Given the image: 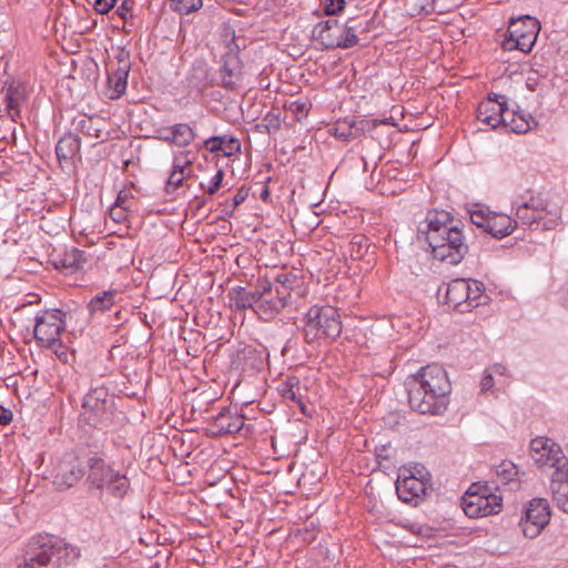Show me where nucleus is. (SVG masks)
<instances>
[{
  "instance_id": "obj_52",
  "label": "nucleus",
  "mask_w": 568,
  "mask_h": 568,
  "mask_svg": "<svg viewBox=\"0 0 568 568\" xmlns=\"http://www.w3.org/2000/svg\"><path fill=\"white\" fill-rule=\"evenodd\" d=\"M191 161L189 160H184L182 161L181 156L180 155H176L173 160V170L172 171H179V172H184V169L187 164H190Z\"/></svg>"
},
{
  "instance_id": "obj_23",
  "label": "nucleus",
  "mask_w": 568,
  "mask_h": 568,
  "mask_svg": "<svg viewBox=\"0 0 568 568\" xmlns=\"http://www.w3.org/2000/svg\"><path fill=\"white\" fill-rule=\"evenodd\" d=\"M467 290H469V284L466 283V278L453 280L446 287L445 304L460 313L468 312Z\"/></svg>"
},
{
  "instance_id": "obj_56",
  "label": "nucleus",
  "mask_w": 568,
  "mask_h": 568,
  "mask_svg": "<svg viewBox=\"0 0 568 568\" xmlns=\"http://www.w3.org/2000/svg\"><path fill=\"white\" fill-rule=\"evenodd\" d=\"M170 133H171V126L163 128V129L161 130V136H160V139H161L162 141H164V142H166V143H169V144H170V140H168L169 138H171V136H172V134H170Z\"/></svg>"
},
{
  "instance_id": "obj_12",
  "label": "nucleus",
  "mask_w": 568,
  "mask_h": 568,
  "mask_svg": "<svg viewBox=\"0 0 568 568\" xmlns=\"http://www.w3.org/2000/svg\"><path fill=\"white\" fill-rule=\"evenodd\" d=\"M539 31V21L530 16L513 19L507 29L509 37L504 41V48L517 49L525 53L530 52Z\"/></svg>"
},
{
  "instance_id": "obj_6",
  "label": "nucleus",
  "mask_w": 568,
  "mask_h": 568,
  "mask_svg": "<svg viewBox=\"0 0 568 568\" xmlns=\"http://www.w3.org/2000/svg\"><path fill=\"white\" fill-rule=\"evenodd\" d=\"M368 20L348 18L345 23L337 19H328L316 23L312 30V39L325 50L349 49L358 44V34L368 30Z\"/></svg>"
},
{
  "instance_id": "obj_38",
  "label": "nucleus",
  "mask_w": 568,
  "mask_h": 568,
  "mask_svg": "<svg viewBox=\"0 0 568 568\" xmlns=\"http://www.w3.org/2000/svg\"><path fill=\"white\" fill-rule=\"evenodd\" d=\"M262 126H264L265 131L270 134L275 132L281 126L280 112L270 111L265 114L262 120Z\"/></svg>"
},
{
  "instance_id": "obj_30",
  "label": "nucleus",
  "mask_w": 568,
  "mask_h": 568,
  "mask_svg": "<svg viewBox=\"0 0 568 568\" xmlns=\"http://www.w3.org/2000/svg\"><path fill=\"white\" fill-rule=\"evenodd\" d=\"M172 136L169 138L170 144L179 148L189 146L196 138V133L187 123H176L171 125Z\"/></svg>"
},
{
  "instance_id": "obj_46",
  "label": "nucleus",
  "mask_w": 568,
  "mask_h": 568,
  "mask_svg": "<svg viewBox=\"0 0 568 568\" xmlns=\"http://www.w3.org/2000/svg\"><path fill=\"white\" fill-rule=\"evenodd\" d=\"M491 214H484L481 211L470 212L471 223L478 227H481L486 232V224Z\"/></svg>"
},
{
  "instance_id": "obj_22",
  "label": "nucleus",
  "mask_w": 568,
  "mask_h": 568,
  "mask_svg": "<svg viewBox=\"0 0 568 568\" xmlns=\"http://www.w3.org/2000/svg\"><path fill=\"white\" fill-rule=\"evenodd\" d=\"M277 389L282 398L285 400L294 402L304 416L312 415V412L308 409L304 399L303 392H306V389L302 386L297 376H288L278 385Z\"/></svg>"
},
{
  "instance_id": "obj_40",
  "label": "nucleus",
  "mask_w": 568,
  "mask_h": 568,
  "mask_svg": "<svg viewBox=\"0 0 568 568\" xmlns=\"http://www.w3.org/2000/svg\"><path fill=\"white\" fill-rule=\"evenodd\" d=\"M224 179V172L219 169L217 172L212 176L207 186L204 183H200L201 189L205 190L209 195H214L222 185Z\"/></svg>"
},
{
  "instance_id": "obj_43",
  "label": "nucleus",
  "mask_w": 568,
  "mask_h": 568,
  "mask_svg": "<svg viewBox=\"0 0 568 568\" xmlns=\"http://www.w3.org/2000/svg\"><path fill=\"white\" fill-rule=\"evenodd\" d=\"M248 194L250 189L244 185L241 186L233 196L231 210L226 214L232 215L234 210L247 199Z\"/></svg>"
},
{
  "instance_id": "obj_60",
  "label": "nucleus",
  "mask_w": 568,
  "mask_h": 568,
  "mask_svg": "<svg viewBox=\"0 0 568 568\" xmlns=\"http://www.w3.org/2000/svg\"><path fill=\"white\" fill-rule=\"evenodd\" d=\"M388 123V119H384V120H381L379 122L374 120L373 121V126H377L378 124H387Z\"/></svg>"
},
{
  "instance_id": "obj_5",
  "label": "nucleus",
  "mask_w": 568,
  "mask_h": 568,
  "mask_svg": "<svg viewBox=\"0 0 568 568\" xmlns=\"http://www.w3.org/2000/svg\"><path fill=\"white\" fill-rule=\"evenodd\" d=\"M85 483L89 490L97 491L99 499L104 495L124 499L132 491L131 480L126 474L115 469L102 456L93 455L87 459Z\"/></svg>"
},
{
  "instance_id": "obj_55",
  "label": "nucleus",
  "mask_w": 568,
  "mask_h": 568,
  "mask_svg": "<svg viewBox=\"0 0 568 568\" xmlns=\"http://www.w3.org/2000/svg\"><path fill=\"white\" fill-rule=\"evenodd\" d=\"M488 369L493 373V375L497 374V375H501V376L505 375L506 371H507L506 367L501 364H495L494 366L489 367Z\"/></svg>"
},
{
  "instance_id": "obj_28",
  "label": "nucleus",
  "mask_w": 568,
  "mask_h": 568,
  "mask_svg": "<svg viewBox=\"0 0 568 568\" xmlns=\"http://www.w3.org/2000/svg\"><path fill=\"white\" fill-rule=\"evenodd\" d=\"M257 288L255 291H247L243 286H236L230 290L227 296L230 298V306L239 310L245 311L251 308L255 312V306L257 302Z\"/></svg>"
},
{
  "instance_id": "obj_2",
  "label": "nucleus",
  "mask_w": 568,
  "mask_h": 568,
  "mask_svg": "<svg viewBox=\"0 0 568 568\" xmlns=\"http://www.w3.org/2000/svg\"><path fill=\"white\" fill-rule=\"evenodd\" d=\"M406 389L410 408L419 414L440 416L448 408L452 385L440 365L422 367L408 377Z\"/></svg>"
},
{
  "instance_id": "obj_24",
  "label": "nucleus",
  "mask_w": 568,
  "mask_h": 568,
  "mask_svg": "<svg viewBox=\"0 0 568 568\" xmlns=\"http://www.w3.org/2000/svg\"><path fill=\"white\" fill-rule=\"evenodd\" d=\"M549 488L557 507L568 514V466L552 471Z\"/></svg>"
},
{
  "instance_id": "obj_50",
  "label": "nucleus",
  "mask_w": 568,
  "mask_h": 568,
  "mask_svg": "<svg viewBox=\"0 0 568 568\" xmlns=\"http://www.w3.org/2000/svg\"><path fill=\"white\" fill-rule=\"evenodd\" d=\"M13 414L9 408L0 405V425L6 426L12 422Z\"/></svg>"
},
{
  "instance_id": "obj_39",
  "label": "nucleus",
  "mask_w": 568,
  "mask_h": 568,
  "mask_svg": "<svg viewBox=\"0 0 568 568\" xmlns=\"http://www.w3.org/2000/svg\"><path fill=\"white\" fill-rule=\"evenodd\" d=\"M219 138L223 140L222 154L224 156H232L234 153L240 151L241 143L236 138L227 135H219Z\"/></svg>"
},
{
  "instance_id": "obj_53",
  "label": "nucleus",
  "mask_w": 568,
  "mask_h": 568,
  "mask_svg": "<svg viewBox=\"0 0 568 568\" xmlns=\"http://www.w3.org/2000/svg\"><path fill=\"white\" fill-rule=\"evenodd\" d=\"M6 100H7V108L9 109V111L10 112L16 111L17 115L19 116L20 111L18 109V101L9 94H7Z\"/></svg>"
},
{
  "instance_id": "obj_44",
  "label": "nucleus",
  "mask_w": 568,
  "mask_h": 568,
  "mask_svg": "<svg viewBox=\"0 0 568 568\" xmlns=\"http://www.w3.org/2000/svg\"><path fill=\"white\" fill-rule=\"evenodd\" d=\"M345 4V0H325V13L328 16H336L344 10Z\"/></svg>"
},
{
  "instance_id": "obj_49",
  "label": "nucleus",
  "mask_w": 568,
  "mask_h": 568,
  "mask_svg": "<svg viewBox=\"0 0 568 568\" xmlns=\"http://www.w3.org/2000/svg\"><path fill=\"white\" fill-rule=\"evenodd\" d=\"M494 387V376L489 369H486L480 379V392L486 393Z\"/></svg>"
},
{
  "instance_id": "obj_21",
  "label": "nucleus",
  "mask_w": 568,
  "mask_h": 568,
  "mask_svg": "<svg viewBox=\"0 0 568 568\" xmlns=\"http://www.w3.org/2000/svg\"><path fill=\"white\" fill-rule=\"evenodd\" d=\"M87 262V252L78 247L65 248L52 258L53 266L65 274H73L82 270Z\"/></svg>"
},
{
  "instance_id": "obj_54",
  "label": "nucleus",
  "mask_w": 568,
  "mask_h": 568,
  "mask_svg": "<svg viewBox=\"0 0 568 568\" xmlns=\"http://www.w3.org/2000/svg\"><path fill=\"white\" fill-rule=\"evenodd\" d=\"M124 211L125 210L115 206L111 209L110 215L114 221L121 222L125 217Z\"/></svg>"
},
{
  "instance_id": "obj_11",
  "label": "nucleus",
  "mask_w": 568,
  "mask_h": 568,
  "mask_svg": "<svg viewBox=\"0 0 568 568\" xmlns=\"http://www.w3.org/2000/svg\"><path fill=\"white\" fill-rule=\"evenodd\" d=\"M65 313L61 310H47L36 316L33 335L41 347H62L60 335L65 327Z\"/></svg>"
},
{
  "instance_id": "obj_26",
  "label": "nucleus",
  "mask_w": 568,
  "mask_h": 568,
  "mask_svg": "<svg viewBox=\"0 0 568 568\" xmlns=\"http://www.w3.org/2000/svg\"><path fill=\"white\" fill-rule=\"evenodd\" d=\"M503 125L515 133H526L536 125V121L530 113L524 110L508 108Z\"/></svg>"
},
{
  "instance_id": "obj_37",
  "label": "nucleus",
  "mask_w": 568,
  "mask_h": 568,
  "mask_svg": "<svg viewBox=\"0 0 568 568\" xmlns=\"http://www.w3.org/2000/svg\"><path fill=\"white\" fill-rule=\"evenodd\" d=\"M355 128L354 123H347V122H339L336 124V126L333 129V134L343 141H348L351 139L355 138V133L353 132V129Z\"/></svg>"
},
{
  "instance_id": "obj_20",
  "label": "nucleus",
  "mask_w": 568,
  "mask_h": 568,
  "mask_svg": "<svg viewBox=\"0 0 568 568\" xmlns=\"http://www.w3.org/2000/svg\"><path fill=\"white\" fill-rule=\"evenodd\" d=\"M433 484H426L413 476L398 475L396 480V493L398 498L413 506L422 504L432 493Z\"/></svg>"
},
{
  "instance_id": "obj_57",
  "label": "nucleus",
  "mask_w": 568,
  "mask_h": 568,
  "mask_svg": "<svg viewBox=\"0 0 568 568\" xmlns=\"http://www.w3.org/2000/svg\"><path fill=\"white\" fill-rule=\"evenodd\" d=\"M258 197L263 201V202H267L270 200V190H268V186L267 185H264L260 192V195Z\"/></svg>"
},
{
  "instance_id": "obj_51",
  "label": "nucleus",
  "mask_w": 568,
  "mask_h": 568,
  "mask_svg": "<svg viewBox=\"0 0 568 568\" xmlns=\"http://www.w3.org/2000/svg\"><path fill=\"white\" fill-rule=\"evenodd\" d=\"M128 201H129V192L121 191L118 194V197H116V201H115V206H118L120 209H123V210H129V206L126 205Z\"/></svg>"
},
{
  "instance_id": "obj_25",
  "label": "nucleus",
  "mask_w": 568,
  "mask_h": 568,
  "mask_svg": "<svg viewBox=\"0 0 568 568\" xmlns=\"http://www.w3.org/2000/svg\"><path fill=\"white\" fill-rule=\"evenodd\" d=\"M81 139L72 131L65 132L57 142L55 154L61 163L62 161H72L80 155Z\"/></svg>"
},
{
  "instance_id": "obj_61",
  "label": "nucleus",
  "mask_w": 568,
  "mask_h": 568,
  "mask_svg": "<svg viewBox=\"0 0 568 568\" xmlns=\"http://www.w3.org/2000/svg\"><path fill=\"white\" fill-rule=\"evenodd\" d=\"M203 204H204V200H201V201H200V203H199V205H197V207H199V209H200V207H202V206H203Z\"/></svg>"
},
{
  "instance_id": "obj_19",
  "label": "nucleus",
  "mask_w": 568,
  "mask_h": 568,
  "mask_svg": "<svg viewBox=\"0 0 568 568\" xmlns=\"http://www.w3.org/2000/svg\"><path fill=\"white\" fill-rule=\"evenodd\" d=\"M507 102L506 95L489 93L487 100L481 101L477 108V119L493 129L503 125L508 111Z\"/></svg>"
},
{
  "instance_id": "obj_15",
  "label": "nucleus",
  "mask_w": 568,
  "mask_h": 568,
  "mask_svg": "<svg viewBox=\"0 0 568 568\" xmlns=\"http://www.w3.org/2000/svg\"><path fill=\"white\" fill-rule=\"evenodd\" d=\"M530 457L539 467H549L559 470L568 466V458L559 445L549 438L538 437L530 442Z\"/></svg>"
},
{
  "instance_id": "obj_59",
  "label": "nucleus",
  "mask_w": 568,
  "mask_h": 568,
  "mask_svg": "<svg viewBox=\"0 0 568 568\" xmlns=\"http://www.w3.org/2000/svg\"><path fill=\"white\" fill-rule=\"evenodd\" d=\"M254 353H255V349L250 348V347L248 348H244L242 351V354H243L244 357H248V356L253 355Z\"/></svg>"
},
{
  "instance_id": "obj_14",
  "label": "nucleus",
  "mask_w": 568,
  "mask_h": 568,
  "mask_svg": "<svg viewBox=\"0 0 568 568\" xmlns=\"http://www.w3.org/2000/svg\"><path fill=\"white\" fill-rule=\"evenodd\" d=\"M130 57V51L119 47L115 53L116 61H109L106 63L110 99H119L126 90L128 77L131 70Z\"/></svg>"
},
{
  "instance_id": "obj_9",
  "label": "nucleus",
  "mask_w": 568,
  "mask_h": 568,
  "mask_svg": "<svg viewBox=\"0 0 568 568\" xmlns=\"http://www.w3.org/2000/svg\"><path fill=\"white\" fill-rule=\"evenodd\" d=\"M81 418L94 428H105L112 423L113 399L108 389L98 387L85 394Z\"/></svg>"
},
{
  "instance_id": "obj_17",
  "label": "nucleus",
  "mask_w": 568,
  "mask_h": 568,
  "mask_svg": "<svg viewBox=\"0 0 568 568\" xmlns=\"http://www.w3.org/2000/svg\"><path fill=\"white\" fill-rule=\"evenodd\" d=\"M245 417L231 407L223 408L210 422L206 434L211 437H221L226 434H235L244 430L246 434L253 432L252 425H245Z\"/></svg>"
},
{
  "instance_id": "obj_41",
  "label": "nucleus",
  "mask_w": 568,
  "mask_h": 568,
  "mask_svg": "<svg viewBox=\"0 0 568 568\" xmlns=\"http://www.w3.org/2000/svg\"><path fill=\"white\" fill-rule=\"evenodd\" d=\"M185 179L184 172L172 171L165 185V192L172 194L183 183Z\"/></svg>"
},
{
  "instance_id": "obj_7",
  "label": "nucleus",
  "mask_w": 568,
  "mask_h": 568,
  "mask_svg": "<svg viewBox=\"0 0 568 568\" xmlns=\"http://www.w3.org/2000/svg\"><path fill=\"white\" fill-rule=\"evenodd\" d=\"M298 282L295 274L284 272L277 274L273 283H258L255 313L264 320L273 318L287 305Z\"/></svg>"
},
{
  "instance_id": "obj_62",
  "label": "nucleus",
  "mask_w": 568,
  "mask_h": 568,
  "mask_svg": "<svg viewBox=\"0 0 568 568\" xmlns=\"http://www.w3.org/2000/svg\"><path fill=\"white\" fill-rule=\"evenodd\" d=\"M567 497H568V494H567Z\"/></svg>"
},
{
  "instance_id": "obj_58",
  "label": "nucleus",
  "mask_w": 568,
  "mask_h": 568,
  "mask_svg": "<svg viewBox=\"0 0 568 568\" xmlns=\"http://www.w3.org/2000/svg\"><path fill=\"white\" fill-rule=\"evenodd\" d=\"M55 355L58 356V358L60 361H62L64 363L68 362L69 354H68L67 349L63 348L62 351H59L58 348H55Z\"/></svg>"
},
{
  "instance_id": "obj_31",
  "label": "nucleus",
  "mask_w": 568,
  "mask_h": 568,
  "mask_svg": "<svg viewBox=\"0 0 568 568\" xmlns=\"http://www.w3.org/2000/svg\"><path fill=\"white\" fill-rule=\"evenodd\" d=\"M72 132L90 136L101 138V129L98 128L97 121L92 116L80 115L75 116L71 123Z\"/></svg>"
},
{
  "instance_id": "obj_34",
  "label": "nucleus",
  "mask_w": 568,
  "mask_h": 568,
  "mask_svg": "<svg viewBox=\"0 0 568 568\" xmlns=\"http://www.w3.org/2000/svg\"><path fill=\"white\" fill-rule=\"evenodd\" d=\"M171 9L180 14H190L200 10L203 0H170Z\"/></svg>"
},
{
  "instance_id": "obj_33",
  "label": "nucleus",
  "mask_w": 568,
  "mask_h": 568,
  "mask_svg": "<svg viewBox=\"0 0 568 568\" xmlns=\"http://www.w3.org/2000/svg\"><path fill=\"white\" fill-rule=\"evenodd\" d=\"M496 476L503 484H508L518 475L517 466L510 460H503L495 468Z\"/></svg>"
},
{
  "instance_id": "obj_42",
  "label": "nucleus",
  "mask_w": 568,
  "mask_h": 568,
  "mask_svg": "<svg viewBox=\"0 0 568 568\" xmlns=\"http://www.w3.org/2000/svg\"><path fill=\"white\" fill-rule=\"evenodd\" d=\"M287 109L297 118V120H301L302 118L306 116L308 112V103L301 100L292 101L287 105Z\"/></svg>"
},
{
  "instance_id": "obj_35",
  "label": "nucleus",
  "mask_w": 568,
  "mask_h": 568,
  "mask_svg": "<svg viewBox=\"0 0 568 568\" xmlns=\"http://www.w3.org/2000/svg\"><path fill=\"white\" fill-rule=\"evenodd\" d=\"M398 475H407L413 476L418 480L426 481V484H433L432 483V475L427 470V468L422 464H414L409 466H404L399 469Z\"/></svg>"
},
{
  "instance_id": "obj_32",
  "label": "nucleus",
  "mask_w": 568,
  "mask_h": 568,
  "mask_svg": "<svg viewBox=\"0 0 568 568\" xmlns=\"http://www.w3.org/2000/svg\"><path fill=\"white\" fill-rule=\"evenodd\" d=\"M466 283L469 284V290H467V295H469V298H467V305H468V312L471 311V308L477 307L481 304V300L484 296V285L481 282L476 280H466Z\"/></svg>"
},
{
  "instance_id": "obj_45",
  "label": "nucleus",
  "mask_w": 568,
  "mask_h": 568,
  "mask_svg": "<svg viewBox=\"0 0 568 568\" xmlns=\"http://www.w3.org/2000/svg\"><path fill=\"white\" fill-rule=\"evenodd\" d=\"M132 6L133 3L129 0H124L120 7L116 9V14L124 20V22H128L129 19H133L132 14Z\"/></svg>"
},
{
  "instance_id": "obj_8",
  "label": "nucleus",
  "mask_w": 568,
  "mask_h": 568,
  "mask_svg": "<svg viewBox=\"0 0 568 568\" xmlns=\"http://www.w3.org/2000/svg\"><path fill=\"white\" fill-rule=\"evenodd\" d=\"M303 337L307 344L335 341L343 331L341 315L331 305H313L303 317Z\"/></svg>"
},
{
  "instance_id": "obj_48",
  "label": "nucleus",
  "mask_w": 568,
  "mask_h": 568,
  "mask_svg": "<svg viewBox=\"0 0 568 568\" xmlns=\"http://www.w3.org/2000/svg\"><path fill=\"white\" fill-rule=\"evenodd\" d=\"M116 0H95L94 10L100 14H106L115 6Z\"/></svg>"
},
{
  "instance_id": "obj_29",
  "label": "nucleus",
  "mask_w": 568,
  "mask_h": 568,
  "mask_svg": "<svg viewBox=\"0 0 568 568\" xmlns=\"http://www.w3.org/2000/svg\"><path fill=\"white\" fill-rule=\"evenodd\" d=\"M115 290H108L97 294L88 304V311L91 316L102 315L111 311L115 304Z\"/></svg>"
},
{
  "instance_id": "obj_13",
  "label": "nucleus",
  "mask_w": 568,
  "mask_h": 568,
  "mask_svg": "<svg viewBox=\"0 0 568 568\" xmlns=\"http://www.w3.org/2000/svg\"><path fill=\"white\" fill-rule=\"evenodd\" d=\"M225 36L227 51L222 55V64L219 70L221 85L230 91L242 85L244 79L243 63L239 57L240 47L235 43V36L232 32L230 40Z\"/></svg>"
},
{
  "instance_id": "obj_1",
  "label": "nucleus",
  "mask_w": 568,
  "mask_h": 568,
  "mask_svg": "<svg viewBox=\"0 0 568 568\" xmlns=\"http://www.w3.org/2000/svg\"><path fill=\"white\" fill-rule=\"evenodd\" d=\"M422 234L438 261L457 265L468 253L464 224L445 210L427 212L418 227V236Z\"/></svg>"
},
{
  "instance_id": "obj_47",
  "label": "nucleus",
  "mask_w": 568,
  "mask_h": 568,
  "mask_svg": "<svg viewBox=\"0 0 568 568\" xmlns=\"http://www.w3.org/2000/svg\"><path fill=\"white\" fill-rule=\"evenodd\" d=\"M222 143H223V140L220 139L219 136H211V138L204 140L203 145L211 153H216V152L222 153Z\"/></svg>"
},
{
  "instance_id": "obj_10",
  "label": "nucleus",
  "mask_w": 568,
  "mask_h": 568,
  "mask_svg": "<svg viewBox=\"0 0 568 568\" xmlns=\"http://www.w3.org/2000/svg\"><path fill=\"white\" fill-rule=\"evenodd\" d=\"M503 497L485 485L473 484L463 498V509L469 518L486 517L501 511Z\"/></svg>"
},
{
  "instance_id": "obj_3",
  "label": "nucleus",
  "mask_w": 568,
  "mask_h": 568,
  "mask_svg": "<svg viewBox=\"0 0 568 568\" xmlns=\"http://www.w3.org/2000/svg\"><path fill=\"white\" fill-rule=\"evenodd\" d=\"M80 557L78 547L52 535L32 537L26 548L23 562L17 568H58Z\"/></svg>"
},
{
  "instance_id": "obj_4",
  "label": "nucleus",
  "mask_w": 568,
  "mask_h": 568,
  "mask_svg": "<svg viewBox=\"0 0 568 568\" xmlns=\"http://www.w3.org/2000/svg\"><path fill=\"white\" fill-rule=\"evenodd\" d=\"M515 224L531 230L550 231L561 224V207L550 204L540 193L525 191L514 202Z\"/></svg>"
},
{
  "instance_id": "obj_18",
  "label": "nucleus",
  "mask_w": 568,
  "mask_h": 568,
  "mask_svg": "<svg viewBox=\"0 0 568 568\" xmlns=\"http://www.w3.org/2000/svg\"><path fill=\"white\" fill-rule=\"evenodd\" d=\"M87 464L72 455L64 456L54 469L53 484L59 490L75 486L87 474Z\"/></svg>"
},
{
  "instance_id": "obj_27",
  "label": "nucleus",
  "mask_w": 568,
  "mask_h": 568,
  "mask_svg": "<svg viewBox=\"0 0 568 568\" xmlns=\"http://www.w3.org/2000/svg\"><path fill=\"white\" fill-rule=\"evenodd\" d=\"M515 219L507 214L494 213L489 216L486 224V233L495 239H504L515 229Z\"/></svg>"
},
{
  "instance_id": "obj_36",
  "label": "nucleus",
  "mask_w": 568,
  "mask_h": 568,
  "mask_svg": "<svg viewBox=\"0 0 568 568\" xmlns=\"http://www.w3.org/2000/svg\"><path fill=\"white\" fill-rule=\"evenodd\" d=\"M368 248L367 239L363 235H355L349 242V254L354 260H361Z\"/></svg>"
},
{
  "instance_id": "obj_16",
  "label": "nucleus",
  "mask_w": 568,
  "mask_h": 568,
  "mask_svg": "<svg viewBox=\"0 0 568 568\" xmlns=\"http://www.w3.org/2000/svg\"><path fill=\"white\" fill-rule=\"evenodd\" d=\"M550 520V507L545 498H534L525 509L519 521L523 534L528 538L537 537Z\"/></svg>"
}]
</instances>
